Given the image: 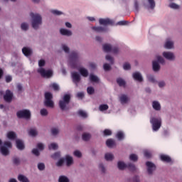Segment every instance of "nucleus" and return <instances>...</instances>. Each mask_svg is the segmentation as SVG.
Returning <instances> with one entry per match:
<instances>
[{
  "label": "nucleus",
  "mask_w": 182,
  "mask_h": 182,
  "mask_svg": "<svg viewBox=\"0 0 182 182\" xmlns=\"http://www.w3.org/2000/svg\"><path fill=\"white\" fill-rule=\"evenodd\" d=\"M99 170L102 173H106V166L103 164H99Z\"/></svg>",
  "instance_id": "6e6d98bb"
},
{
  "label": "nucleus",
  "mask_w": 182,
  "mask_h": 182,
  "mask_svg": "<svg viewBox=\"0 0 182 182\" xmlns=\"http://www.w3.org/2000/svg\"><path fill=\"white\" fill-rule=\"evenodd\" d=\"M164 48L168 50L174 49V41L170 38H167L164 44Z\"/></svg>",
  "instance_id": "4468645a"
},
{
  "label": "nucleus",
  "mask_w": 182,
  "mask_h": 182,
  "mask_svg": "<svg viewBox=\"0 0 182 182\" xmlns=\"http://www.w3.org/2000/svg\"><path fill=\"white\" fill-rule=\"evenodd\" d=\"M105 59H106V60H108V62H109V63H111V65H113V63H114L113 57L107 55H106Z\"/></svg>",
  "instance_id": "052dcab7"
},
{
  "label": "nucleus",
  "mask_w": 182,
  "mask_h": 182,
  "mask_svg": "<svg viewBox=\"0 0 182 182\" xmlns=\"http://www.w3.org/2000/svg\"><path fill=\"white\" fill-rule=\"evenodd\" d=\"M106 144H107V147L112 148V147H114V146H116V142L114 141V140H113L112 139H109L107 140Z\"/></svg>",
  "instance_id": "473e14b6"
},
{
  "label": "nucleus",
  "mask_w": 182,
  "mask_h": 182,
  "mask_svg": "<svg viewBox=\"0 0 182 182\" xmlns=\"http://www.w3.org/2000/svg\"><path fill=\"white\" fill-rule=\"evenodd\" d=\"M105 159L107 161H113L114 159V155L112 153H107L105 155Z\"/></svg>",
  "instance_id": "7c9ffc66"
},
{
  "label": "nucleus",
  "mask_w": 182,
  "mask_h": 182,
  "mask_svg": "<svg viewBox=\"0 0 182 182\" xmlns=\"http://www.w3.org/2000/svg\"><path fill=\"white\" fill-rule=\"evenodd\" d=\"M133 79L137 80V82H143V75L140 72H135L132 74Z\"/></svg>",
  "instance_id": "6ab92c4d"
},
{
  "label": "nucleus",
  "mask_w": 182,
  "mask_h": 182,
  "mask_svg": "<svg viewBox=\"0 0 182 182\" xmlns=\"http://www.w3.org/2000/svg\"><path fill=\"white\" fill-rule=\"evenodd\" d=\"M99 22L100 25H104L105 26H106V25H110L113 23L110 18H100Z\"/></svg>",
  "instance_id": "5701e85b"
},
{
  "label": "nucleus",
  "mask_w": 182,
  "mask_h": 182,
  "mask_svg": "<svg viewBox=\"0 0 182 182\" xmlns=\"http://www.w3.org/2000/svg\"><path fill=\"white\" fill-rule=\"evenodd\" d=\"M117 168L121 171L125 170V168H127V164L122 161H119L117 162Z\"/></svg>",
  "instance_id": "bb28decb"
},
{
  "label": "nucleus",
  "mask_w": 182,
  "mask_h": 182,
  "mask_svg": "<svg viewBox=\"0 0 182 182\" xmlns=\"http://www.w3.org/2000/svg\"><path fill=\"white\" fill-rule=\"evenodd\" d=\"M90 80L91 82H95V83H97V82H99V77H97V76H96L93 74H90Z\"/></svg>",
  "instance_id": "79ce46f5"
},
{
  "label": "nucleus",
  "mask_w": 182,
  "mask_h": 182,
  "mask_svg": "<svg viewBox=\"0 0 182 182\" xmlns=\"http://www.w3.org/2000/svg\"><path fill=\"white\" fill-rule=\"evenodd\" d=\"M16 144L18 150H23L25 149V144H23V141L21 139H16Z\"/></svg>",
  "instance_id": "b1692460"
},
{
  "label": "nucleus",
  "mask_w": 182,
  "mask_h": 182,
  "mask_svg": "<svg viewBox=\"0 0 182 182\" xmlns=\"http://www.w3.org/2000/svg\"><path fill=\"white\" fill-rule=\"evenodd\" d=\"M65 164V158L60 159L55 164L57 167H63Z\"/></svg>",
  "instance_id": "58836bf2"
},
{
  "label": "nucleus",
  "mask_w": 182,
  "mask_h": 182,
  "mask_svg": "<svg viewBox=\"0 0 182 182\" xmlns=\"http://www.w3.org/2000/svg\"><path fill=\"white\" fill-rule=\"evenodd\" d=\"M78 71L80 72V75L83 76V77H87L89 76V71L87 69L82 67L78 69Z\"/></svg>",
  "instance_id": "393cba45"
},
{
  "label": "nucleus",
  "mask_w": 182,
  "mask_h": 182,
  "mask_svg": "<svg viewBox=\"0 0 182 182\" xmlns=\"http://www.w3.org/2000/svg\"><path fill=\"white\" fill-rule=\"evenodd\" d=\"M150 123L152 124V130L157 132L161 127V118L152 117L150 119Z\"/></svg>",
  "instance_id": "0eeeda50"
},
{
  "label": "nucleus",
  "mask_w": 182,
  "mask_h": 182,
  "mask_svg": "<svg viewBox=\"0 0 182 182\" xmlns=\"http://www.w3.org/2000/svg\"><path fill=\"white\" fill-rule=\"evenodd\" d=\"M160 157L162 161H166V163H171V158L167 155H161Z\"/></svg>",
  "instance_id": "f704fd0d"
},
{
  "label": "nucleus",
  "mask_w": 182,
  "mask_h": 182,
  "mask_svg": "<svg viewBox=\"0 0 182 182\" xmlns=\"http://www.w3.org/2000/svg\"><path fill=\"white\" fill-rule=\"evenodd\" d=\"M58 144L56 143H51L49 146V150H58Z\"/></svg>",
  "instance_id": "de8ad7c7"
},
{
  "label": "nucleus",
  "mask_w": 182,
  "mask_h": 182,
  "mask_svg": "<svg viewBox=\"0 0 182 182\" xmlns=\"http://www.w3.org/2000/svg\"><path fill=\"white\" fill-rule=\"evenodd\" d=\"M52 159L54 160H58V159H60V152H56L54 154L51 155Z\"/></svg>",
  "instance_id": "5fc2aeb1"
},
{
  "label": "nucleus",
  "mask_w": 182,
  "mask_h": 182,
  "mask_svg": "<svg viewBox=\"0 0 182 182\" xmlns=\"http://www.w3.org/2000/svg\"><path fill=\"white\" fill-rule=\"evenodd\" d=\"M6 136L9 140H15L16 139V134L14 132H9Z\"/></svg>",
  "instance_id": "72a5a7b5"
},
{
  "label": "nucleus",
  "mask_w": 182,
  "mask_h": 182,
  "mask_svg": "<svg viewBox=\"0 0 182 182\" xmlns=\"http://www.w3.org/2000/svg\"><path fill=\"white\" fill-rule=\"evenodd\" d=\"M28 134L30 136H32V137H35L38 136V131L36 129H30Z\"/></svg>",
  "instance_id": "37998d69"
},
{
  "label": "nucleus",
  "mask_w": 182,
  "mask_h": 182,
  "mask_svg": "<svg viewBox=\"0 0 182 182\" xmlns=\"http://www.w3.org/2000/svg\"><path fill=\"white\" fill-rule=\"evenodd\" d=\"M160 63L157 62V60H153L152 61V69L154 72H160L161 69Z\"/></svg>",
  "instance_id": "412c9836"
},
{
  "label": "nucleus",
  "mask_w": 182,
  "mask_h": 182,
  "mask_svg": "<svg viewBox=\"0 0 182 182\" xmlns=\"http://www.w3.org/2000/svg\"><path fill=\"white\" fill-rule=\"evenodd\" d=\"M143 6L147 11H154L156 8V1L154 0H146L143 2Z\"/></svg>",
  "instance_id": "6e6552de"
},
{
  "label": "nucleus",
  "mask_w": 182,
  "mask_h": 182,
  "mask_svg": "<svg viewBox=\"0 0 182 182\" xmlns=\"http://www.w3.org/2000/svg\"><path fill=\"white\" fill-rule=\"evenodd\" d=\"M129 170H130L131 171H136V166H134V164H129L127 166Z\"/></svg>",
  "instance_id": "13d9d810"
},
{
  "label": "nucleus",
  "mask_w": 182,
  "mask_h": 182,
  "mask_svg": "<svg viewBox=\"0 0 182 182\" xmlns=\"http://www.w3.org/2000/svg\"><path fill=\"white\" fill-rule=\"evenodd\" d=\"M60 132V131L58 129V128H52L51 129V134L53 136H58V134H59Z\"/></svg>",
  "instance_id": "49530a36"
},
{
  "label": "nucleus",
  "mask_w": 182,
  "mask_h": 182,
  "mask_svg": "<svg viewBox=\"0 0 182 182\" xmlns=\"http://www.w3.org/2000/svg\"><path fill=\"white\" fill-rule=\"evenodd\" d=\"M92 30L95 31V32L100 33V32H106L107 29L106 28L102 27V26H94L92 27Z\"/></svg>",
  "instance_id": "c85d7f7f"
},
{
  "label": "nucleus",
  "mask_w": 182,
  "mask_h": 182,
  "mask_svg": "<svg viewBox=\"0 0 182 182\" xmlns=\"http://www.w3.org/2000/svg\"><path fill=\"white\" fill-rule=\"evenodd\" d=\"M50 87H53L54 90H59V85L57 83H53L50 85Z\"/></svg>",
  "instance_id": "69168bd1"
},
{
  "label": "nucleus",
  "mask_w": 182,
  "mask_h": 182,
  "mask_svg": "<svg viewBox=\"0 0 182 182\" xmlns=\"http://www.w3.org/2000/svg\"><path fill=\"white\" fill-rule=\"evenodd\" d=\"M91 137H92V135L87 132H85L82 135V140H84V141H89Z\"/></svg>",
  "instance_id": "2f4dec72"
},
{
  "label": "nucleus",
  "mask_w": 182,
  "mask_h": 182,
  "mask_svg": "<svg viewBox=\"0 0 182 182\" xmlns=\"http://www.w3.org/2000/svg\"><path fill=\"white\" fill-rule=\"evenodd\" d=\"M119 101L122 105H126L130 102V98L126 95H121L119 97Z\"/></svg>",
  "instance_id": "aec40b11"
},
{
  "label": "nucleus",
  "mask_w": 182,
  "mask_h": 182,
  "mask_svg": "<svg viewBox=\"0 0 182 182\" xmlns=\"http://www.w3.org/2000/svg\"><path fill=\"white\" fill-rule=\"evenodd\" d=\"M51 14L57 16L63 15V13L59 10H51Z\"/></svg>",
  "instance_id": "4d7b16f0"
},
{
  "label": "nucleus",
  "mask_w": 182,
  "mask_h": 182,
  "mask_svg": "<svg viewBox=\"0 0 182 182\" xmlns=\"http://www.w3.org/2000/svg\"><path fill=\"white\" fill-rule=\"evenodd\" d=\"M73 154V156H75V157H77V159H81L82 157V152L79 150L74 151Z\"/></svg>",
  "instance_id": "a18cd8bd"
},
{
  "label": "nucleus",
  "mask_w": 182,
  "mask_h": 182,
  "mask_svg": "<svg viewBox=\"0 0 182 182\" xmlns=\"http://www.w3.org/2000/svg\"><path fill=\"white\" fill-rule=\"evenodd\" d=\"M116 137L118 140H123V139H124V133L122 131H119L116 134Z\"/></svg>",
  "instance_id": "a19ab883"
},
{
  "label": "nucleus",
  "mask_w": 182,
  "mask_h": 182,
  "mask_svg": "<svg viewBox=\"0 0 182 182\" xmlns=\"http://www.w3.org/2000/svg\"><path fill=\"white\" fill-rule=\"evenodd\" d=\"M107 109H109L108 105H101L99 107V110H100V112H105V110H107Z\"/></svg>",
  "instance_id": "8fccbe9b"
},
{
  "label": "nucleus",
  "mask_w": 182,
  "mask_h": 182,
  "mask_svg": "<svg viewBox=\"0 0 182 182\" xmlns=\"http://www.w3.org/2000/svg\"><path fill=\"white\" fill-rule=\"evenodd\" d=\"M168 6L169 8H171V9H175V10L180 9V5L176 3L171 2L169 4Z\"/></svg>",
  "instance_id": "ea45409f"
},
{
  "label": "nucleus",
  "mask_w": 182,
  "mask_h": 182,
  "mask_svg": "<svg viewBox=\"0 0 182 182\" xmlns=\"http://www.w3.org/2000/svg\"><path fill=\"white\" fill-rule=\"evenodd\" d=\"M18 180L20 182H30L29 179L23 175H18Z\"/></svg>",
  "instance_id": "c9c22d12"
},
{
  "label": "nucleus",
  "mask_w": 182,
  "mask_h": 182,
  "mask_svg": "<svg viewBox=\"0 0 182 182\" xmlns=\"http://www.w3.org/2000/svg\"><path fill=\"white\" fill-rule=\"evenodd\" d=\"M89 66L90 69H96V68H97V65H96V63H89Z\"/></svg>",
  "instance_id": "774afa93"
},
{
  "label": "nucleus",
  "mask_w": 182,
  "mask_h": 182,
  "mask_svg": "<svg viewBox=\"0 0 182 182\" xmlns=\"http://www.w3.org/2000/svg\"><path fill=\"white\" fill-rule=\"evenodd\" d=\"M117 83L120 87H126V80L122 77H118L117 79Z\"/></svg>",
  "instance_id": "cd10ccee"
},
{
  "label": "nucleus",
  "mask_w": 182,
  "mask_h": 182,
  "mask_svg": "<svg viewBox=\"0 0 182 182\" xmlns=\"http://www.w3.org/2000/svg\"><path fill=\"white\" fill-rule=\"evenodd\" d=\"M58 182H70L69 178L66 176H60L58 178Z\"/></svg>",
  "instance_id": "4c0bfd02"
},
{
  "label": "nucleus",
  "mask_w": 182,
  "mask_h": 182,
  "mask_svg": "<svg viewBox=\"0 0 182 182\" xmlns=\"http://www.w3.org/2000/svg\"><path fill=\"white\" fill-rule=\"evenodd\" d=\"M162 56L169 62H174V60H176V54L171 51H164L162 53Z\"/></svg>",
  "instance_id": "1a4fd4ad"
},
{
  "label": "nucleus",
  "mask_w": 182,
  "mask_h": 182,
  "mask_svg": "<svg viewBox=\"0 0 182 182\" xmlns=\"http://www.w3.org/2000/svg\"><path fill=\"white\" fill-rule=\"evenodd\" d=\"M40 114L43 117H46L48 116V114H49V112H48V109L43 108L40 110Z\"/></svg>",
  "instance_id": "09e8293b"
},
{
  "label": "nucleus",
  "mask_w": 182,
  "mask_h": 182,
  "mask_svg": "<svg viewBox=\"0 0 182 182\" xmlns=\"http://www.w3.org/2000/svg\"><path fill=\"white\" fill-rule=\"evenodd\" d=\"M146 166L147 167L148 173L153 174V171H154V170H156V165H154V164H153L151 161H147L146 163Z\"/></svg>",
  "instance_id": "dca6fc26"
},
{
  "label": "nucleus",
  "mask_w": 182,
  "mask_h": 182,
  "mask_svg": "<svg viewBox=\"0 0 182 182\" xmlns=\"http://www.w3.org/2000/svg\"><path fill=\"white\" fill-rule=\"evenodd\" d=\"M30 16L31 18V27L35 31H38L42 25V16L38 13H30Z\"/></svg>",
  "instance_id": "f257e3e1"
},
{
  "label": "nucleus",
  "mask_w": 182,
  "mask_h": 182,
  "mask_svg": "<svg viewBox=\"0 0 182 182\" xmlns=\"http://www.w3.org/2000/svg\"><path fill=\"white\" fill-rule=\"evenodd\" d=\"M53 99V95H52V93L50 92H46L45 93V101L44 105L46 106V107H50V109H53L55 107V104L53 103V101L52 100Z\"/></svg>",
  "instance_id": "423d86ee"
},
{
  "label": "nucleus",
  "mask_w": 182,
  "mask_h": 182,
  "mask_svg": "<svg viewBox=\"0 0 182 182\" xmlns=\"http://www.w3.org/2000/svg\"><path fill=\"white\" fill-rule=\"evenodd\" d=\"M139 157L137 156V155L132 154L129 156V160H131V161H137Z\"/></svg>",
  "instance_id": "603ef678"
},
{
  "label": "nucleus",
  "mask_w": 182,
  "mask_h": 182,
  "mask_svg": "<svg viewBox=\"0 0 182 182\" xmlns=\"http://www.w3.org/2000/svg\"><path fill=\"white\" fill-rule=\"evenodd\" d=\"M151 106L156 112H160V110H161V104L157 100L152 101Z\"/></svg>",
  "instance_id": "f3484780"
},
{
  "label": "nucleus",
  "mask_w": 182,
  "mask_h": 182,
  "mask_svg": "<svg viewBox=\"0 0 182 182\" xmlns=\"http://www.w3.org/2000/svg\"><path fill=\"white\" fill-rule=\"evenodd\" d=\"M103 69H104V70H105V71L110 70V69H112V66H110L109 64L105 63V64L103 65Z\"/></svg>",
  "instance_id": "0e129e2a"
},
{
  "label": "nucleus",
  "mask_w": 182,
  "mask_h": 182,
  "mask_svg": "<svg viewBox=\"0 0 182 182\" xmlns=\"http://www.w3.org/2000/svg\"><path fill=\"white\" fill-rule=\"evenodd\" d=\"M20 28L23 32H27V31H29V23L22 22L20 25Z\"/></svg>",
  "instance_id": "a878e982"
},
{
  "label": "nucleus",
  "mask_w": 182,
  "mask_h": 182,
  "mask_svg": "<svg viewBox=\"0 0 182 182\" xmlns=\"http://www.w3.org/2000/svg\"><path fill=\"white\" fill-rule=\"evenodd\" d=\"M166 83L164 80H161L158 82V86L159 89H164L166 87Z\"/></svg>",
  "instance_id": "c03bdc74"
},
{
  "label": "nucleus",
  "mask_w": 182,
  "mask_h": 182,
  "mask_svg": "<svg viewBox=\"0 0 182 182\" xmlns=\"http://www.w3.org/2000/svg\"><path fill=\"white\" fill-rule=\"evenodd\" d=\"M17 117L18 119H31V111L28 109H23L17 112Z\"/></svg>",
  "instance_id": "9d476101"
},
{
  "label": "nucleus",
  "mask_w": 182,
  "mask_h": 182,
  "mask_svg": "<svg viewBox=\"0 0 182 182\" xmlns=\"http://www.w3.org/2000/svg\"><path fill=\"white\" fill-rule=\"evenodd\" d=\"M22 53H23L24 56H31L33 53V50L29 47H24L22 48Z\"/></svg>",
  "instance_id": "4be33fe9"
},
{
  "label": "nucleus",
  "mask_w": 182,
  "mask_h": 182,
  "mask_svg": "<svg viewBox=\"0 0 182 182\" xmlns=\"http://www.w3.org/2000/svg\"><path fill=\"white\" fill-rule=\"evenodd\" d=\"M14 97V93L11 92V90H7L6 91V94L4 96V99L5 102H7V103H11L12 102V98Z\"/></svg>",
  "instance_id": "2eb2a0df"
},
{
  "label": "nucleus",
  "mask_w": 182,
  "mask_h": 182,
  "mask_svg": "<svg viewBox=\"0 0 182 182\" xmlns=\"http://www.w3.org/2000/svg\"><path fill=\"white\" fill-rule=\"evenodd\" d=\"M156 59L158 63H160L161 65H166V58H164V57L161 55H156Z\"/></svg>",
  "instance_id": "c756f323"
},
{
  "label": "nucleus",
  "mask_w": 182,
  "mask_h": 182,
  "mask_svg": "<svg viewBox=\"0 0 182 182\" xmlns=\"http://www.w3.org/2000/svg\"><path fill=\"white\" fill-rule=\"evenodd\" d=\"M80 60V53L77 51H73L69 56V63L73 69L77 68Z\"/></svg>",
  "instance_id": "7ed1b4c3"
},
{
  "label": "nucleus",
  "mask_w": 182,
  "mask_h": 182,
  "mask_svg": "<svg viewBox=\"0 0 182 182\" xmlns=\"http://www.w3.org/2000/svg\"><path fill=\"white\" fill-rule=\"evenodd\" d=\"M87 92L88 95H93V93H95V88H93L92 87H88L87 89Z\"/></svg>",
  "instance_id": "e2e57ef3"
},
{
  "label": "nucleus",
  "mask_w": 182,
  "mask_h": 182,
  "mask_svg": "<svg viewBox=\"0 0 182 182\" xmlns=\"http://www.w3.org/2000/svg\"><path fill=\"white\" fill-rule=\"evenodd\" d=\"M146 79L150 82L151 83H156V78L154 77V75L151 74H148L146 75Z\"/></svg>",
  "instance_id": "e433bc0d"
},
{
  "label": "nucleus",
  "mask_w": 182,
  "mask_h": 182,
  "mask_svg": "<svg viewBox=\"0 0 182 182\" xmlns=\"http://www.w3.org/2000/svg\"><path fill=\"white\" fill-rule=\"evenodd\" d=\"M59 32L61 36H66L67 38H70L73 35L72 31L65 28H60Z\"/></svg>",
  "instance_id": "ddd939ff"
},
{
  "label": "nucleus",
  "mask_w": 182,
  "mask_h": 182,
  "mask_svg": "<svg viewBox=\"0 0 182 182\" xmlns=\"http://www.w3.org/2000/svg\"><path fill=\"white\" fill-rule=\"evenodd\" d=\"M70 102V95H65L61 100L59 101V107L61 110H69V107L68 106Z\"/></svg>",
  "instance_id": "20e7f679"
},
{
  "label": "nucleus",
  "mask_w": 182,
  "mask_h": 182,
  "mask_svg": "<svg viewBox=\"0 0 182 182\" xmlns=\"http://www.w3.org/2000/svg\"><path fill=\"white\" fill-rule=\"evenodd\" d=\"M131 68H132V65H130V63H125L123 65L124 70H130Z\"/></svg>",
  "instance_id": "864d4df0"
},
{
  "label": "nucleus",
  "mask_w": 182,
  "mask_h": 182,
  "mask_svg": "<svg viewBox=\"0 0 182 182\" xmlns=\"http://www.w3.org/2000/svg\"><path fill=\"white\" fill-rule=\"evenodd\" d=\"M134 6L136 11H139V0H134Z\"/></svg>",
  "instance_id": "338daca9"
},
{
  "label": "nucleus",
  "mask_w": 182,
  "mask_h": 182,
  "mask_svg": "<svg viewBox=\"0 0 182 182\" xmlns=\"http://www.w3.org/2000/svg\"><path fill=\"white\" fill-rule=\"evenodd\" d=\"M38 168L40 170V171H43V170H45V164L39 163L38 164Z\"/></svg>",
  "instance_id": "680f3d73"
},
{
  "label": "nucleus",
  "mask_w": 182,
  "mask_h": 182,
  "mask_svg": "<svg viewBox=\"0 0 182 182\" xmlns=\"http://www.w3.org/2000/svg\"><path fill=\"white\" fill-rule=\"evenodd\" d=\"M78 114L81 117H84V118L87 117V114L85 111H82V110L78 111Z\"/></svg>",
  "instance_id": "bf43d9fd"
},
{
  "label": "nucleus",
  "mask_w": 182,
  "mask_h": 182,
  "mask_svg": "<svg viewBox=\"0 0 182 182\" xmlns=\"http://www.w3.org/2000/svg\"><path fill=\"white\" fill-rule=\"evenodd\" d=\"M64 161L65 163L66 167H72V166L75 164V160L73 159V156L70 155H65L64 157Z\"/></svg>",
  "instance_id": "f8f14e48"
},
{
  "label": "nucleus",
  "mask_w": 182,
  "mask_h": 182,
  "mask_svg": "<svg viewBox=\"0 0 182 182\" xmlns=\"http://www.w3.org/2000/svg\"><path fill=\"white\" fill-rule=\"evenodd\" d=\"M9 149H12V143L9 141H6L0 147V152L3 156H8L9 154Z\"/></svg>",
  "instance_id": "39448f33"
},
{
  "label": "nucleus",
  "mask_w": 182,
  "mask_h": 182,
  "mask_svg": "<svg viewBox=\"0 0 182 182\" xmlns=\"http://www.w3.org/2000/svg\"><path fill=\"white\" fill-rule=\"evenodd\" d=\"M72 78H73V82H74L75 85H77V83L80 82V75L77 72L72 73Z\"/></svg>",
  "instance_id": "a211bd4d"
},
{
  "label": "nucleus",
  "mask_w": 182,
  "mask_h": 182,
  "mask_svg": "<svg viewBox=\"0 0 182 182\" xmlns=\"http://www.w3.org/2000/svg\"><path fill=\"white\" fill-rule=\"evenodd\" d=\"M46 62L45 60L41 59L38 61L39 68L37 70L38 73L42 76V77H46L49 79V77H52V75H53V72L50 70H46L43 68L46 65Z\"/></svg>",
  "instance_id": "f03ea898"
},
{
  "label": "nucleus",
  "mask_w": 182,
  "mask_h": 182,
  "mask_svg": "<svg viewBox=\"0 0 182 182\" xmlns=\"http://www.w3.org/2000/svg\"><path fill=\"white\" fill-rule=\"evenodd\" d=\"M61 48H62L63 50H64V52H65V53H69L70 49L69 48V46H68V45L62 44Z\"/></svg>",
  "instance_id": "3c124183"
},
{
  "label": "nucleus",
  "mask_w": 182,
  "mask_h": 182,
  "mask_svg": "<svg viewBox=\"0 0 182 182\" xmlns=\"http://www.w3.org/2000/svg\"><path fill=\"white\" fill-rule=\"evenodd\" d=\"M103 50L105 52H112V53H119V48L117 47H112L110 44H104Z\"/></svg>",
  "instance_id": "9b49d317"
}]
</instances>
